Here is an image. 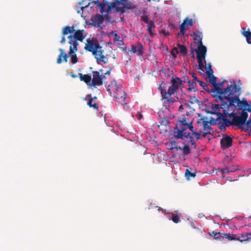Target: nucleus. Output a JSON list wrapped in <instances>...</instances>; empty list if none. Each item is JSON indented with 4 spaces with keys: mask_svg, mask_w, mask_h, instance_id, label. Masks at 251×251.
Segmentation results:
<instances>
[{
    "mask_svg": "<svg viewBox=\"0 0 251 251\" xmlns=\"http://www.w3.org/2000/svg\"><path fill=\"white\" fill-rule=\"evenodd\" d=\"M84 49L86 51L92 52L98 64L100 63L105 64L108 62V58L107 56L109 54L105 52L106 49H103L96 38L93 37L87 38Z\"/></svg>",
    "mask_w": 251,
    "mask_h": 251,
    "instance_id": "f257e3e1",
    "label": "nucleus"
},
{
    "mask_svg": "<svg viewBox=\"0 0 251 251\" xmlns=\"http://www.w3.org/2000/svg\"><path fill=\"white\" fill-rule=\"evenodd\" d=\"M247 112H251V107L248 108H244L242 111L240 113V115L237 116L235 113L231 112L228 114L229 117H233V125L238 126V128L242 130L247 131L249 128L246 126V123L248 121V113Z\"/></svg>",
    "mask_w": 251,
    "mask_h": 251,
    "instance_id": "f03ea898",
    "label": "nucleus"
},
{
    "mask_svg": "<svg viewBox=\"0 0 251 251\" xmlns=\"http://www.w3.org/2000/svg\"><path fill=\"white\" fill-rule=\"evenodd\" d=\"M213 86L214 88L211 90L209 94H212V96L216 98V101H217L219 96H222V95H224L225 96L228 92H229V95H233L241 90V88L237 85L235 81H234L233 85L231 84L224 90L217 86L216 84Z\"/></svg>",
    "mask_w": 251,
    "mask_h": 251,
    "instance_id": "7ed1b4c3",
    "label": "nucleus"
},
{
    "mask_svg": "<svg viewBox=\"0 0 251 251\" xmlns=\"http://www.w3.org/2000/svg\"><path fill=\"white\" fill-rule=\"evenodd\" d=\"M107 91L110 92L111 96L124 101L126 98V94L122 87H119L115 80L111 82L108 86Z\"/></svg>",
    "mask_w": 251,
    "mask_h": 251,
    "instance_id": "20e7f679",
    "label": "nucleus"
},
{
    "mask_svg": "<svg viewBox=\"0 0 251 251\" xmlns=\"http://www.w3.org/2000/svg\"><path fill=\"white\" fill-rule=\"evenodd\" d=\"M84 30H76L75 29V31L74 33V35H70L68 36V38L69 39V43L70 44V53H71L73 52V50H77V45L78 43L77 41H79L80 42H82L84 39V36L83 35V32Z\"/></svg>",
    "mask_w": 251,
    "mask_h": 251,
    "instance_id": "39448f33",
    "label": "nucleus"
},
{
    "mask_svg": "<svg viewBox=\"0 0 251 251\" xmlns=\"http://www.w3.org/2000/svg\"><path fill=\"white\" fill-rule=\"evenodd\" d=\"M127 0H115L112 2H110L108 5V11L113 9H116L117 12H119L121 13L125 12V8L127 9H132L134 8L130 2H127L126 4H124L122 1H126Z\"/></svg>",
    "mask_w": 251,
    "mask_h": 251,
    "instance_id": "423d86ee",
    "label": "nucleus"
},
{
    "mask_svg": "<svg viewBox=\"0 0 251 251\" xmlns=\"http://www.w3.org/2000/svg\"><path fill=\"white\" fill-rule=\"evenodd\" d=\"M59 51H60V53L58 55V57L57 59V64H61L62 63L63 61H64L65 62H67L68 61V58L69 56L71 57V62L74 64L77 62L78 59L76 56V54L75 53V51L77 50H74L73 52L71 53H70V51L69 52V54H67L66 53L64 50L62 49H59Z\"/></svg>",
    "mask_w": 251,
    "mask_h": 251,
    "instance_id": "0eeeda50",
    "label": "nucleus"
},
{
    "mask_svg": "<svg viewBox=\"0 0 251 251\" xmlns=\"http://www.w3.org/2000/svg\"><path fill=\"white\" fill-rule=\"evenodd\" d=\"M141 20L143 21L145 23L147 24V31L151 37H153L156 33L154 31L155 25L153 21L151 20L147 15L141 16L140 17Z\"/></svg>",
    "mask_w": 251,
    "mask_h": 251,
    "instance_id": "6e6552de",
    "label": "nucleus"
},
{
    "mask_svg": "<svg viewBox=\"0 0 251 251\" xmlns=\"http://www.w3.org/2000/svg\"><path fill=\"white\" fill-rule=\"evenodd\" d=\"M240 90L233 95H229V92H228L226 95L225 96V99L228 101L230 107L234 106L235 103H237L239 99V97L240 94Z\"/></svg>",
    "mask_w": 251,
    "mask_h": 251,
    "instance_id": "1a4fd4ad",
    "label": "nucleus"
},
{
    "mask_svg": "<svg viewBox=\"0 0 251 251\" xmlns=\"http://www.w3.org/2000/svg\"><path fill=\"white\" fill-rule=\"evenodd\" d=\"M197 54V60L204 59L206 55L207 49L206 47L202 44L198 45V48L195 49Z\"/></svg>",
    "mask_w": 251,
    "mask_h": 251,
    "instance_id": "9d476101",
    "label": "nucleus"
},
{
    "mask_svg": "<svg viewBox=\"0 0 251 251\" xmlns=\"http://www.w3.org/2000/svg\"><path fill=\"white\" fill-rule=\"evenodd\" d=\"M233 138V137L232 136L224 135L220 142L221 148L223 149H225L231 147L232 145Z\"/></svg>",
    "mask_w": 251,
    "mask_h": 251,
    "instance_id": "9b49d317",
    "label": "nucleus"
},
{
    "mask_svg": "<svg viewBox=\"0 0 251 251\" xmlns=\"http://www.w3.org/2000/svg\"><path fill=\"white\" fill-rule=\"evenodd\" d=\"M131 50H126V52L128 54H129L132 52L133 53H137L138 56H141L142 55V52L143 50V46L141 43H138L136 45H131Z\"/></svg>",
    "mask_w": 251,
    "mask_h": 251,
    "instance_id": "f8f14e48",
    "label": "nucleus"
},
{
    "mask_svg": "<svg viewBox=\"0 0 251 251\" xmlns=\"http://www.w3.org/2000/svg\"><path fill=\"white\" fill-rule=\"evenodd\" d=\"M93 79H92V84L94 86H100L102 84V79L105 78V77H101L98 71L93 72Z\"/></svg>",
    "mask_w": 251,
    "mask_h": 251,
    "instance_id": "ddd939ff",
    "label": "nucleus"
},
{
    "mask_svg": "<svg viewBox=\"0 0 251 251\" xmlns=\"http://www.w3.org/2000/svg\"><path fill=\"white\" fill-rule=\"evenodd\" d=\"M218 99H217V101L220 100L221 102V108L223 110V112L225 115H228V114H230L228 113V111L229 110V109L230 107L228 102H226L225 100H224L223 98L221 96H219Z\"/></svg>",
    "mask_w": 251,
    "mask_h": 251,
    "instance_id": "4468645a",
    "label": "nucleus"
},
{
    "mask_svg": "<svg viewBox=\"0 0 251 251\" xmlns=\"http://www.w3.org/2000/svg\"><path fill=\"white\" fill-rule=\"evenodd\" d=\"M91 21L93 25L100 26L103 23L104 18L100 14H97L91 18Z\"/></svg>",
    "mask_w": 251,
    "mask_h": 251,
    "instance_id": "2eb2a0df",
    "label": "nucleus"
},
{
    "mask_svg": "<svg viewBox=\"0 0 251 251\" xmlns=\"http://www.w3.org/2000/svg\"><path fill=\"white\" fill-rule=\"evenodd\" d=\"M241 33L242 35L246 37V41L248 44H251V32L248 29L247 31L246 30L245 27H242Z\"/></svg>",
    "mask_w": 251,
    "mask_h": 251,
    "instance_id": "dca6fc26",
    "label": "nucleus"
},
{
    "mask_svg": "<svg viewBox=\"0 0 251 251\" xmlns=\"http://www.w3.org/2000/svg\"><path fill=\"white\" fill-rule=\"evenodd\" d=\"M171 83L172 86H174L175 88L178 90L179 87L182 84V80L179 77L176 76L175 78L172 79Z\"/></svg>",
    "mask_w": 251,
    "mask_h": 251,
    "instance_id": "f3484780",
    "label": "nucleus"
},
{
    "mask_svg": "<svg viewBox=\"0 0 251 251\" xmlns=\"http://www.w3.org/2000/svg\"><path fill=\"white\" fill-rule=\"evenodd\" d=\"M184 129L179 128L177 126L175 128L174 137L177 139H183Z\"/></svg>",
    "mask_w": 251,
    "mask_h": 251,
    "instance_id": "a211bd4d",
    "label": "nucleus"
},
{
    "mask_svg": "<svg viewBox=\"0 0 251 251\" xmlns=\"http://www.w3.org/2000/svg\"><path fill=\"white\" fill-rule=\"evenodd\" d=\"M218 118H221L222 119V121L226 126H230L233 125V119L231 121H230L226 116H223L221 113H218Z\"/></svg>",
    "mask_w": 251,
    "mask_h": 251,
    "instance_id": "6ab92c4d",
    "label": "nucleus"
},
{
    "mask_svg": "<svg viewBox=\"0 0 251 251\" xmlns=\"http://www.w3.org/2000/svg\"><path fill=\"white\" fill-rule=\"evenodd\" d=\"M75 25H73L72 26L69 25L64 26L62 31V35H66L69 33H73L75 31Z\"/></svg>",
    "mask_w": 251,
    "mask_h": 251,
    "instance_id": "aec40b11",
    "label": "nucleus"
},
{
    "mask_svg": "<svg viewBox=\"0 0 251 251\" xmlns=\"http://www.w3.org/2000/svg\"><path fill=\"white\" fill-rule=\"evenodd\" d=\"M237 106L238 107V109L240 110L244 109L243 108H246L247 107V108L249 107H250V106L249 105L248 102L246 100H244L242 101L240 100V99H239L237 103Z\"/></svg>",
    "mask_w": 251,
    "mask_h": 251,
    "instance_id": "412c9836",
    "label": "nucleus"
},
{
    "mask_svg": "<svg viewBox=\"0 0 251 251\" xmlns=\"http://www.w3.org/2000/svg\"><path fill=\"white\" fill-rule=\"evenodd\" d=\"M164 85L165 84L164 82H162L161 84L160 85L158 88V89L161 91L162 99H165L167 98V91L166 90V87L164 86Z\"/></svg>",
    "mask_w": 251,
    "mask_h": 251,
    "instance_id": "4be33fe9",
    "label": "nucleus"
},
{
    "mask_svg": "<svg viewBox=\"0 0 251 251\" xmlns=\"http://www.w3.org/2000/svg\"><path fill=\"white\" fill-rule=\"evenodd\" d=\"M212 111L206 110L207 113H210L211 114H217L218 116V113H220V107L219 104H212L211 106Z\"/></svg>",
    "mask_w": 251,
    "mask_h": 251,
    "instance_id": "5701e85b",
    "label": "nucleus"
},
{
    "mask_svg": "<svg viewBox=\"0 0 251 251\" xmlns=\"http://www.w3.org/2000/svg\"><path fill=\"white\" fill-rule=\"evenodd\" d=\"M80 80L84 81L87 84H90L91 80V76L89 75H82L79 74Z\"/></svg>",
    "mask_w": 251,
    "mask_h": 251,
    "instance_id": "b1692460",
    "label": "nucleus"
},
{
    "mask_svg": "<svg viewBox=\"0 0 251 251\" xmlns=\"http://www.w3.org/2000/svg\"><path fill=\"white\" fill-rule=\"evenodd\" d=\"M235 236L236 235H231L229 233L225 234L224 233H222L221 235L223 238H226L229 241L237 240L240 241V237L239 238H237Z\"/></svg>",
    "mask_w": 251,
    "mask_h": 251,
    "instance_id": "393cba45",
    "label": "nucleus"
},
{
    "mask_svg": "<svg viewBox=\"0 0 251 251\" xmlns=\"http://www.w3.org/2000/svg\"><path fill=\"white\" fill-rule=\"evenodd\" d=\"M88 101L87 102V105L90 107H93L95 109H96L97 110H99V104L97 103H92V99L91 95H88Z\"/></svg>",
    "mask_w": 251,
    "mask_h": 251,
    "instance_id": "a878e982",
    "label": "nucleus"
},
{
    "mask_svg": "<svg viewBox=\"0 0 251 251\" xmlns=\"http://www.w3.org/2000/svg\"><path fill=\"white\" fill-rule=\"evenodd\" d=\"M189 87L187 89L189 92H196L198 90L197 84L193 80L188 82Z\"/></svg>",
    "mask_w": 251,
    "mask_h": 251,
    "instance_id": "bb28decb",
    "label": "nucleus"
},
{
    "mask_svg": "<svg viewBox=\"0 0 251 251\" xmlns=\"http://www.w3.org/2000/svg\"><path fill=\"white\" fill-rule=\"evenodd\" d=\"M198 32L200 33V34H197L196 32H194L193 35H191V36H194L193 39L197 41V42H196V43H197L198 45L202 44V38L201 36V33H200L199 31Z\"/></svg>",
    "mask_w": 251,
    "mask_h": 251,
    "instance_id": "cd10ccee",
    "label": "nucleus"
},
{
    "mask_svg": "<svg viewBox=\"0 0 251 251\" xmlns=\"http://www.w3.org/2000/svg\"><path fill=\"white\" fill-rule=\"evenodd\" d=\"M198 115L200 118V119L197 122L198 126L201 128L206 121H205V118L201 114H198Z\"/></svg>",
    "mask_w": 251,
    "mask_h": 251,
    "instance_id": "c85d7f7f",
    "label": "nucleus"
},
{
    "mask_svg": "<svg viewBox=\"0 0 251 251\" xmlns=\"http://www.w3.org/2000/svg\"><path fill=\"white\" fill-rule=\"evenodd\" d=\"M196 173L191 172L189 169H186L185 173V176L187 180H190L191 178H194L196 176Z\"/></svg>",
    "mask_w": 251,
    "mask_h": 251,
    "instance_id": "c756f323",
    "label": "nucleus"
},
{
    "mask_svg": "<svg viewBox=\"0 0 251 251\" xmlns=\"http://www.w3.org/2000/svg\"><path fill=\"white\" fill-rule=\"evenodd\" d=\"M198 82L199 83L200 86L202 87V88L205 90L207 93H210L211 92V90L209 88L207 84L204 82L200 80H198Z\"/></svg>",
    "mask_w": 251,
    "mask_h": 251,
    "instance_id": "7c9ffc66",
    "label": "nucleus"
},
{
    "mask_svg": "<svg viewBox=\"0 0 251 251\" xmlns=\"http://www.w3.org/2000/svg\"><path fill=\"white\" fill-rule=\"evenodd\" d=\"M208 129L211 130L210 126V123L208 121H206L202 126V128L200 129V132H201L203 130H207Z\"/></svg>",
    "mask_w": 251,
    "mask_h": 251,
    "instance_id": "2f4dec72",
    "label": "nucleus"
},
{
    "mask_svg": "<svg viewBox=\"0 0 251 251\" xmlns=\"http://www.w3.org/2000/svg\"><path fill=\"white\" fill-rule=\"evenodd\" d=\"M251 239V232L247 233L245 235H242L240 237V242H242L244 241H249Z\"/></svg>",
    "mask_w": 251,
    "mask_h": 251,
    "instance_id": "473e14b6",
    "label": "nucleus"
},
{
    "mask_svg": "<svg viewBox=\"0 0 251 251\" xmlns=\"http://www.w3.org/2000/svg\"><path fill=\"white\" fill-rule=\"evenodd\" d=\"M177 47L179 49L180 52L183 55H186L187 54V49L186 47L180 44V43H178L177 44Z\"/></svg>",
    "mask_w": 251,
    "mask_h": 251,
    "instance_id": "72a5a7b5",
    "label": "nucleus"
},
{
    "mask_svg": "<svg viewBox=\"0 0 251 251\" xmlns=\"http://www.w3.org/2000/svg\"><path fill=\"white\" fill-rule=\"evenodd\" d=\"M177 91V89H176L174 86H173L171 85L169 87L168 90L167 91V95L171 96L172 95L174 94Z\"/></svg>",
    "mask_w": 251,
    "mask_h": 251,
    "instance_id": "f704fd0d",
    "label": "nucleus"
},
{
    "mask_svg": "<svg viewBox=\"0 0 251 251\" xmlns=\"http://www.w3.org/2000/svg\"><path fill=\"white\" fill-rule=\"evenodd\" d=\"M203 62L205 63H206L205 60L204 59H199L198 60V68L199 70H203V68H204V64Z\"/></svg>",
    "mask_w": 251,
    "mask_h": 251,
    "instance_id": "c9c22d12",
    "label": "nucleus"
},
{
    "mask_svg": "<svg viewBox=\"0 0 251 251\" xmlns=\"http://www.w3.org/2000/svg\"><path fill=\"white\" fill-rule=\"evenodd\" d=\"M183 154L184 155H188L190 153V149L189 146L188 145H185L182 149Z\"/></svg>",
    "mask_w": 251,
    "mask_h": 251,
    "instance_id": "e433bc0d",
    "label": "nucleus"
},
{
    "mask_svg": "<svg viewBox=\"0 0 251 251\" xmlns=\"http://www.w3.org/2000/svg\"><path fill=\"white\" fill-rule=\"evenodd\" d=\"M208 76L209 82L212 85H214V84H216L217 81V77L214 75L213 74H212V75H208Z\"/></svg>",
    "mask_w": 251,
    "mask_h": 251,
    "instance_id": "4c0bfd02",
    "label": "nucleus"
},
{
    "mask_svg": "<svg viewBox=\"0 0 251 251\" xmlns=\"http://www.w3.org/2000/svg\"><path fill=\"white\" fill-rule=\"evenodd\" d=\"M206 72L208 75H212V74L214 73L212 69L211 68V65L210 63H208L206 66Z\"/></svg>",
    "mask_w": 251,
    "mask_h": 251,
    "instance_id": "58836bf2",
    "label": "nucleus"
},
{
    "mask_svg": "<svg viewBox=\"0 0 251 251\" xmlns=\"http://www.w3.org/2000/svg\"><path fill=\"white\" fill-rule=\"evenodd\" d=\"M172 220L175 223H178L180 222V218L176 214H172Z\"/></svg>",
    "mask_w": 251,
    "mask_h": 251,
    "instance_id": "ea45409f",
    "label": "nucleus"
},
{
    "mask_svg": "<svg viewBox=\"0 0 251 251\" xmlns=\"http://www.w3.org/2000/svg\"><path fill=\"white\" fill-rule=\"evenodd\" d=\"M190 100H189V102L191 104H193L195 103H197L199 102V100L197 99L196 96H189Z\"/></svg>",
    "mask_w": 251,
    "mask_h": 251,
    "instance_id": "a19ab883",
    "label": "nucleus"
},
{
    "mask_svg": "<svg viewBox=\"0 0 251 251\" xmlns=\"http://www.w3.org/2000/svg\"><path fill=\"white\" fill-rule=\"evenodd\" d=\"M237 169L225 168H224L222 169V174H225V173H228L229 172H234Z\"/></svg>",
    "mask_w": 251,
    "mask_h": 251,
    "instance_id": "79ce46f5",
    "label": "nucleus"
},
{
    "mask_svg": "<svg viewBox=\"0 0 251 251\" xmlns=\"http://www.w3.org/2000/svg\"><path fill=\"white\" fill-rule=\"evenodd\" d=\"M183 22H185V25L186 26H192L193 25V20L192 19H189L187 18L184 20Z\"/></svg>",
    "mask_w": 251,
    "mask_h": 251,
    "instance_id": "37998d69",
    "label": "nucleus"
},
{
    "mask_svg": "<svg viewBox=\"0 0 251 251\" xmlns=\"http://www.w3.org/2000/svg\"><path fill=\"white\" fill-rule=\"evenodd\" d=\"M188 119L187 118H183L181 120H179L180 124L183 125V126H187L189 124L188 122Z\"/></svg>",
    "mask_w": 251,
    "mask_h": 251,
    "instance_id": "c03bdc74",
    "label": "nucleus"
},
{
    "mask_svg": "<svg viewBox=\"0 0 251 251\" xmlns=\"http://www.w3.org/2000/svg\"><path fill=\"white\" fill-rule=\"evenodd\" d=\"M185 22H183L181 25H180L179 29L180 33L182 34H184V31L186 29Z\"/></svg>",
    "mask_w": 251,
    "mask_h": 251,
    "instance_id": "a18cd8bd",
    "label": "nucleus"
},
{
    "mask_svg": "<svg viewBox=\"0 0 251 251\" xmlns=\"http://www.w3.org/2000/svg\"><path fill=\"white\" fill-rule=\"evenodd\" d=\"M170 144H171V147H170L171 150L175 149L176 148H177V142L176 141H172L170 142Z\"/></svg>",
    "mask_w": 251,
    "mask_h": 251,
    "instance_id": "49530a36",
    "label": "nucleus"
},
{
    "mask_svg": "<svg viewBox=\"0 0 251 251\" xmlns=\"http://www.w3.org/2000/svg\"><path fill=\"white\" fill-rule=\"evenodd\" d=\"M222 232H215L214 231H212L211 232L209 233V235L212 237H214V238L217 236H221Z\"/></svg>",
    "mask_w": 251,
    "mask_h": 251,
    "instance_id": "de8ad7c7",
    "label": "nucleus"
},
{
    "mask_svg": "<svg viewBox=\"0 0 251 251\" xmlns=\"http://www.w3.org/2000/svg\"><path fill=\"white\" fill-rule=\"evenodd\" d=\"M105 5H106V4H105V3H101L100 4V5H99V6H98V7H100V12H101L102 14H103V12H104V11H105V10H104V8H105Z\"/></svg>",
    "mask_w": 251,
    "mask_h": 251,
    "instance_id": "09e8293b",
    "label": "nucleus"
},
{
    "mask_svg": "<svg viewBox=\"0 0 251 251\" xmlns=\"http://www.w3.org/2000/svg\"><path fill=\"white\" fill-rule=\"evenodd\" d=\"M187 126V128H188L190 129V130H191L192 132V133L194 131V127L193 126V122L192 121L190 122L188 124V125Z\"/></svg>",
    "mask_w": 251,
    "mask_h": 251,
    "instance_id": "8fccbe9b",
    "label": "nucleus"
},
{
    "mask_svg": "<svg viewBox=\"0 0 251 251\" xmlns=\"http://www.w3.org/2000/svg\"><path fill=\"white\" fill-rule=\"evenodd\" d=\"M192 134L195 135L196 138L197 140H199V139H200L201 138V134L199 132H198L194 131L192 133Z\"/></svg>",
    "mask_w": 251,
    "mask_h": 251,
    "instance_id": "3c124183",
    "label": "nucleus"
},
{
    "mask_svg": "<svg viewBox=\"0 0 251 251\" xmlns=\"http://www.w3.org/2000/svg\"><path fill=\"white\" fill-rule=\"evenodd\" d=\"M165 100H166V101L170 103H173L176 101L175 99L174 98L171 97L170 96L169 98L167 97V98L165 99Z\"/></svg>",
    "mask_w": 251,
    "mask_h": 251,
    "instance_id": "603ef678",
    "label": "nucleus"
},
{
    "mask_svg": "<svg viewBox=\"0 0 251 251\" xmlns=\"http://www.w3.org/2000/svg\"><path fill=\"white\" fill-rule=\"evenodd\" d=\"M192 45H191V52H190L189 55L190 56L194 59L195 58V54H194V52L195 51V49H193L192 47Z\"/></svg>",
    "mask_w": 251,
    "mask_h": 251,
    "instance_id": "864d4df0",
    "label": "nucleus"
},
{
    "mask_svg": "<svg viewBox=\"0 0 251 251\" xmlns=\"http://www.w3.org/2000/svg\"><path fill=\"white\" fill-rule=\"evenodd\" d=\"M190 74L192 75V77H193V81H197L198 82V80H199L197 76H196L195 73L194 72H190Z\"/></svg>",
    "mask_w": 251,
    "mask_h": 251,
    "instance_id": "5fc2aeb1",
    "label": "nucleus"
},
{
    "mask_svg": "<svg viewBox=\"0 0 251 251\" xmlns=\"http://www.w3.org/2000/svg\"><path fill=\"white\" fill-rule=\"evenodd\" d=\"M160 33L163 34L164 36H169L170 35V33L168 30L165 29H162L160 31Z\"/></svg>",
    "mask_w": 251,
    "mask_h": 251,
    "instance_id": "6e6d98bb",
    "label": "nucleus"
},
{
    "mask_svg": "<svg viewBox=\"0 0 251 251\" xmlns=\"http://www.w3.org/2000/svg\"><path fill=\"white\" fill-rule=\"evenodd\" d=\"M182 80V82H187L188 83V82L190 81V80H189V77L187 75L183 76Z\"/></svg>",
    "mask_w": 251,
    "mask_h": 251,
    "instance_id": "4d7b16f0",
    "label": "nucleus"
},
{
    "mask_svg": "<svg viewBox=\"0 0 251 251\" xmlns=\"http://www.w3.org/2000/svg\"><path fill=\"white\" fill-rule=\"evenodd\" d=\"M114 36V42H118L120 40V38H121L120 36L117 33H115Z\"/></svg>",
    "mask_w": 251,
    "mask_h": 251,
    "instance_id": "13d9d810",
    "label": "nucleus"
},
{
    "mask_svg": "<svg viewBox=\"0 0 251 251\" xmlns=\"http://www.w3.org/2000/svg\"><path fill=\"white\" fill-rule=\"evenodd\" d=\"M190 142L192 145H194L195 147H196V143L195 141L194 138L193 136H190Z\"/></svg>",
    "mask_w": 251,
    "mask_h": 251,
    "instance_id": "bf43d9fd",
    "label": "nucleus"
},
{
    "mask_svg": "<svg viewBox=\"0 0 251 251\" xmlns=\"http://www.w3.org/2000/svg\"><path fill=\"white\" fill-rule=\"evenodd\" d=\"M161 125H163L164 126H167L169 124H170V122L169 120L165 119L163 120L160 123Z\"/></svg>",
    "mask_w": 251,
    "mask_h": 251,
    "instance_id": "052dcab7",
    "label": "nucleus"
},
{
    "mask_svg": "<svg viewBox=\"0 0 251 251\" xmlns=\"http://www.w3.org/2000/svg\"><path fill=\"white\" fill-rule=\"evenodd\" d=\"M246 126L248 128H250V129L251 131V118L248 120V121L246 123Z\"/></svg>",
    "mask_w": 251,
    "mask_h": 251,
    "instance_id": "680f3d73",
    "label": "nucleus"
},
{
    "mask_svg": "<svg viewBox=\"0 0 251 251\" xmlns=\"http://www.w3.org/2000/svg\"><path fill=\"white\" fill-rule=\"evenodd\" d=\"M226 80H224L223 81L219 83H216V85H217V86H219L220 88H222L223 85L225 82H226Z\"/></svg>",
    "mask_w": 251,
    "mask_h": 251,
    "instance_id": "e2e57ef3",
    "label": "nucleus"
},
{
    "mask_svg": "<svg viewBox=\"0 0 251 251\" xmlns=\"http://www.w3.org/2000/svg\"><path fill=\"white\" fill-rule=\"evenodd\" d=\"M169 26L171 29H176L177 28V26L174 24L170 25Z\"/></svg>",
    "mask_w": 251,
    "mask_h": 251,
    "instance_id": "0e129e2a",
    "label": "nucleus"
},
{
    "mask_svg": "<svg viewBox=\"0 0 251 251\" xmlns=\"http://www.w3.org/2000/svg\"><path fill=\"white\" fill-rule=\"evenodd\" d=\"M190 136H191L190 135V133L189 132L187 133V132H183V138L184 137H185V138H190Z\"/></svg>",
    "mask_w": 251,
    "mask_h": 251,
    "instance_id": "69168bd1",
    "label": "nucleus"
},
{
    "mask_svg": "<svg viewBox=\"0 0 251 251\" xmlns=\"http://www.w3.org/2000/svg\"><path fill=\"white\" fill-rule=\"evenodd\" d=\"M65 41H66L65 35H62L61 40L60 41V43L61 44H64L65 42Z\"/></svg>",
    "mask_w": 251,
    "mask_h": 251,
    "instance_id": "338daca9",
    "label": "nucleus"
},
{
    "mask_svg": "<svg viewBox=\"0 0 251 251\" xmlns=\"http://www.w3.org/2000/svg\"><path fill=\"white\" fill-rule=\"evenodd\" d=\"M179 128H182L184 129V131L187 128V126H183V125L180 124Z\"/></svg>",
    "mask_w": 251,
    "mask_h": 251,
    "instance_id": "774afa93",
    "label": "nucleus"
}]
</instances>
